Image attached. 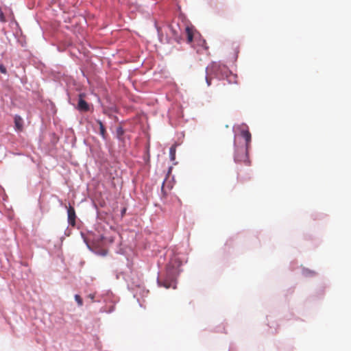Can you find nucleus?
<instances>
[{"instance_id": "nucleus-1", "label": "nucleus", "mask_w": 351, "mask_h": 351, "mask_svg": "<svg viewBox=\"0 0 351 351\" xmlns=\"http://www.w3.org/2000/svg\"><path fill=\"white\" fill-rule=\"evenodd\" d=\"M206 81L208 86H210L211 84V76L213 75L218 78L226 77L230 82H234L237 83V76L233 75L226 66L220 63L213 62L206 68Z\"/></svg>"}, {"instance_id": "nucleus-2", "label": "nucleus", "mask_w": 351, "mask_h": 351, "mask_svg": "<svg viewBox=\"0 0 351 351\" xmlns=\"http://www.w3.org/2000/svg\"><path fill=\"white\" fill-rule=\"evenodd\" d=\"M234 160L236 162H243L245 165H250L248 159V149L245 147H237L235 148Z\"/></svg>"}, {"instance_id": "nucleus-3", "label": "nucleus", "mask_w": 351, "mask_h": 351, "mask_svg": "<svg viewBox=\"0 0 351 351\" xmlns=\"http://www.w3.org/2000/svg\"><path fill=\"white\" fill-rule=\"evenodd\" d=\"M68 222L71 226H75L76 214L74 208L69 206L67 208Z\"/></svg>"}, {"instance_id": "nucleus-4", "label": "nucleus", "mask_w": 351, "mask_h": 351, "mask_svg": "<svg viewBox=\"0 0 351 351\" xmlns=\"http://www.w3.org/2000/svg\"><path fill=\"white\" fill-rule=\"evenodd\" d=\"M77 109L80 111H84V112H87L89 110V106H88V103L83 99L82 94H80V95H79Z\"/></svg>"}, {"instance_id": "nucleus-5", "label": "nucleus", "mask_w": 351, "mask_h": 351, "mask_svg": "<svg viewBox=\"0 0 351 351\" xmlns=\"http://www.w3.org/2000/svg\"><path fill=\"white\" fill-rule=\"evenodd\" d=\"M241 134L245 141V147H247V149H249L252 138L250 132L248 130H242L241 132Z\"/></svg>"}, {"instance_id": "nucleus-6", "label": "nucleus", "mask_w": 351, "mask_h": 351, "mask_svg": "<svg viewBox=\"0 0 351 351\" xmlns=\"http://www.w3.org/2000/svg\"><path fill=\"white\" fill-rule=\"evenodd\" d=\"M14 124H15V128L17 130H19V131L23 130V119L20 116L16 115L14 117Z\"/></svg>"}, {"instance_id": "nucleus-7", "label": "nucleus", "mask_w": 351, "mask_h": 351, "mask_svg": "<svg viewBox=\"0 0 351 351\" xmlns=\"http://www.w3.org/2000/svg\"><path fill=\"white\" fill-rule=\"evenodd\" d=\"M185 32L187 38V43H191L193 41V30L191 27L187 26L185 28Z\"/></svg>"}, {"instance_id": "nucleus-8", "label": "nucleus", "mask_w": 351, "mask_h": 351, "mask_svg": "<svg viewBox=\"0 0 351 351\" xmlns=\"http://www.w3.org/2000/svg\"><path fill=\"white\" fill-rule=\"evenodd\" d=\"M97 123L99 125V134H100V135L102 136V138L104 139H106V136H107V133H106V128H105L103 123L100 120H97Z\"/></svg>"}, {"instance_id": "nucleus-9", "label": "nucleus", "mask_w": 351, "mask_h": 351, "mask_svg": "<svg viewBox=\"0 0 351 351\" xmlns=\"http://www.w3.org/2000/svg\"><path fill=\"white\" fill-rule=\"evenodd\" d=\"M176 145H173L169 149V155L171 160H174L176 158Z\"/></svg>"}, {"instance_id": "nucleus-10", "label": "nucleus", "mask_w": 351, "mask_h": 351, "mask_svg": "<svg viewBox=\"0 0 351 351\" xmlns=\"http://www.w3.org/2000/svg\"><path fill=\"white\" fill-rule=\"evenodd\" d=\"M75 300L77 302L78 306H82L83 305V301L79 295H75Z\"/></svg>"}, {"instance_id": "nucleus-11", "label": "nucleus", "mask_w": 351, "mask_h": 351, "mask_svg": "<svg viewBox=\"0 0 351 351\" xmlns=\"http://www.w3.org/2000/svg\"><path fill=\"white\" fill-rule=\"evenodd\" d=\"M124 133V130L122 127H119L117 129V134L119 137L121 136Z\"/></svg>"}, {"instance_id": "nucleus-12", "label": "nucleus", "mask_w": 351, "mask_h": 351, "mask_svg": "<svg viewBox=\"0 0 351 351\" xmlns=\"http://www.w3.org/2000/svg\"><path fill=\"white\" fill-rule=\"evenodd\" d=\"M234 59L236 60L237 58V56H238V53L239 52V47L238 45L235 46L234 48Z\"/></svg>"}, {"instance_id": "nucleus-13", "label": "nucleus", "mask_w": 351, "mask_h": 351, "mask_svg": "<svg viewBox=\"0 0 351 351\" xmlns=\"http://www.w3.org/2000/svg\"><path fill=\"white\" fill-rule=\"evenodd\" d=\"M0 72L4 74L7 72L5 67L3 64H0Z\"/></svg>"}, {"instance_id": "nucleus-14", "label": "nucleus", "mask_w": 351, "mask_h": 351, "mask_svg": "<svg viewBox=\"0 0 351 351\" xmlns=\"http://www.w3.org/2000/svg\"><path fill=\"white\" fill-rule=\"evenodd\" d=\"M92 302H94L95 295L94 294H89L88 296Z\"/></svg>"}, {"instance_id": "nucleus-15", "label": "nucleus", "mask_w": 351, "mask_h": 351, "mask_svg": "<svg viewBox=\"0 0 351 351\" xmlns=\"http://www.w3.org/2000/svg\"><path fill=\"white\" fill-rule=\"evenodd\" d=\"M163 286H164L165 287H166V288H169V284L167 285V284H166V283H165V284L163 285Z\"/></svg>"}, {"instance_id": "nucleus-16", "label": "nucleus", "mask_w": 351, "mask_h": 351, "mask_svg": "<svg viewBox=\"0 0 351 351\" xmlns=\"http://www.w3.org/2000/svg\"><path fill=\"white\" fill-rule=\"evenodd\" d=\"M0 19L1 20H3V13H1V12L0 13Z\"/></svg>"}, {"instance_id": "nucleus-17", "label": "nucleus", "mask_w": 351, "mask_h": 351, "mask_svg": "<svg viewBox=\"0 0 351 351\" xmlns=\"http://www.w3.org/2000/svg\"><path fill=\"white\" fill-rule=\"evenodd\" d=\"M125 212V208H124L122 211V214H123Z\"/></svg>"}, {"instance_id": "nucleus-18", "label": "nucleus", "mask_w": 351, "mask_h": 351, "mask_svg": "<svg viewBox=\"0 0 351 351\" xmlns=\"http://www.w3.org/2000/svg\"><path fill=\"white\" fill-rule=\"evenodd\" d=\"M163 189H164V184L162 186V191H163Z\"/></svg>"}]
</instances>
